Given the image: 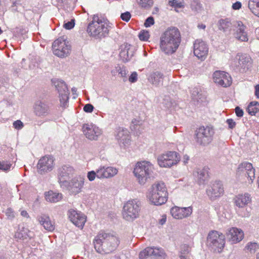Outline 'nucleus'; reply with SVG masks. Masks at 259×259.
<instances>
[{
  "instance_id": "nucleus-64",
  "label": "nucleus",
  "mask_w": 259,
  "mask_h": 259,
  "mask_svg": "<svg viewBox=\"0 0 259 259\" xmlns=\"http://www.w3.org/2000/svg\"><path fill=\"white\" fill-rule=\"evenodd\" d=\"M256 259H259V252L256 254Z\"/></svg>"
},
{
  "instance_id": "nucleus-55",
  "label": "nucleus",
  "mask_w": 259,
  "mask_h": 259,
  "mask_svg": "<svg viewBox=\"0 0 259 259\" xmlns=\"http://www.w3.org/2000/svg\"><path fill=\"white\" fill-rule=\"evenodd\" d=\"M166 220V215H163L162 216V218L159 220V224L163 225V224H164L165 223Z\"/></svg>"
},
{
  "instance_id": "nucleus-14",
  "label": "nucleus",
  "mask_w": 259,
  "mask_h": 259,
  "mask_svg": "<svg viewBox=\"0 0 259 259\" xmlns=\"http://www.w3.org/2000/svg\"><path fill=\"white\" fill-rule=\"evenodd\" d=\"M54 83L59 93L60 105L62 107H65L69 99L67 85L63 81L59 80L54 81Z\"/></svg>"
},
{
  "instance_id": "nucleus-21",
  "label": "nucleus",
  "mask_w": 259,
  "mask_h": 259,
  "mask_svg": "<svg viewBox=\"0 0 259 259\" xmlns=\"http://www.w3.org/2000/svg\"><path fill=\"white\" fill-rule=\"evenodd\" d=\"M73 168L69 165H63L58 169V179L59 183L64 184L67 182V180L74 173Z\"/></svg>"
},
{
  "instance_id": "nucleus-24",
  "label": "nucleus",
  "mask_w": 259,
  "mask_h": 259,
  "mask_svg": "<svg viewBox=\"0 0 259 259\" xmlns=\"http://www.w3.org/2000/svg\"><path fill=\"white\" fill-rule=\"evenodd\" d=\"M117 172V169L114 167H102L97 170V177L100 179L109 178L116 175Z\"/></svg>"
},
{
  "instance_id": "nucleus-56",
  "label": "nucleus",
  "mask_w": 259,
  "mask_h": 259,
  "mask_svg": "<svg viewBox=\"0 0 259 259\" xmlns=\"http://www.w3.org/2000/svg\"><path fill=\"white\" fill-rule=\"evenodd\" d=\"M255 95L257 98L259 99V84L255 87Z\"/></svg>"
},
{
  "instance_id": "nucleus-49",
  "label": "nucleus",
  "mask_w": 259,
  "mask_h": 259,
  "mask_svg": "<svg viewBox=\"0 0 259 259\" xmlns=\"http://www.w3.org/2000/svg\"><path fill=\"white\" fill-rule=\"evenodd\" d=\"M6 214L9 218H14L15 217L14 212L11 208H8L6 210Z\"/></svg>"
},
{
  "instance_id": "nucleus-20",
  "label": "nucleus",
  "mask_w": 259,
  "mask_h": 259,
  "mask_svg": "<svg viewBox=\"0 0 259 259\" xmlns=\"http://www.w3.org/2000/svg\"><path fill=\"white\" fill-rule=\"evenodd\" d=\"M192 213V207L174 206L170 209L171 215L176 219H183L190 216Z\"/></svg>"
},
{
  "instance_id": "nucleus-18",
  "label": "nucleus",
  "mask_w": 259,
  "mask_h": 259,
  "mask_svg": "<svg viewBox=\"0 0 259 259\" xmlns=\"http://www.w3.org/2000/svg\"><path fill=\"white\" fill-rule=\"evenodd\" d=\"M233 26L236 29L233 33L234 37L241 41H247L248 37L247 32L245 31L246 27L240 21H236L233 22Z\"/></svg>"
},
{
  "instance_id": "nucleus-34",
  "label": "nucleus",
  "mask_w": 259,
  "mask_h": 259,
  "mask_svg": "<svg viewBox=\"0 0 259 259\" xmlns=\"http://www.w3.org/2000/svg\"><path fill=\"white\" fill-rule=\"evenodd\" d=\"M247 110L249 114L254 115L259 111L258 103L256 101L250 102L248 106Z\"/></svg>"
},
{
  "instance_id": "nucleus-17",
  "label": "nucleus",
  "mask_w": 259,
  "mask_h": 259,
  "mask_svg": "<svg viewBox=\"0 0 259 259\" xmlns=\"http://www.w3.org/2000/svg\"><path fill=\"white\" fill-rule=\"evenodd\" d=\"M68 217L74 225L80 229L83 228L87 221V217L84 214L74 209L69 210Z\"/></svg>"
},
{
  "instance_id": "nucleus-15",
  "label": "nucleus",
  "mask_w": 259,
  "mask_h": 259,
  "mask_svg": "<svg viewBox=\"0 0 259 259\" xmlns=\"http://www.w3.org/2000/svg\"><path fill=\"white\" fill-rule=\"evenodd\" d=\"M193 52L198 59L204 60L206 58L208 48L206 43L202 40L196 39L193 45Z\"/></svg>"
},
{
  "instance_id": "nucleus-47",
  "label": "nucleus",
  "mask_w": 259,
  "mask_h": 259,
  "mask_svg": "<svg viewBox=\"0 0 259 259\" xmlns=\"http://www.w3.org/2000/svg\"><path fill=\"white\" fill-rule=\"evenodd\" d=\"M137 76L138 74L136 72H133L129 77V81L132 83L136 82L138 79Z\"/></svg>"
},
{
  "instance_id": "nucleus-57",
  "label": "nucleus",
  "mask_w": 259,
  "mask_h": 259,
  "mask_svg": "<svg viewBox=\"0 0 259 259\" xmlns=\"http://www.w3.org/2000/svg\"><path fill=\"white\" fill-rule=\"evenodd\" d=\"M21 215L24 217H29L28 214L26 210H22L21 212Z\"/></svg>"
},
{
  "instance_id": "nucleus-3",
  "label": "nucleus",
  "mask_w": 259,
  "mask_h": 259,
  "mask_svg": "<svg viewBox=\"0 0 259 259\" xmlns=\"http://www.w3.org/2000/svg\"><path fill=\"white\" fill-rule=\"evenodd\" d=\"M150 201L156 205L165 203L168 199V192L164 183L157 182L153 184L148 194Z\"/></svg>"
},
{
  "instance_id": "nucleus-61",
  "label": "nucleus",
  "mask_w": 259,
  "mask_h": 259,
  "mask_svg": "<svg viewBox=\"0 0 259 259\" xmlns=\"http://www.w3.org/2000/svg\"><path fill=\"white\" fill-rule=\"evenodd\" d=\"M254 15H255L256 16L259 17V9L257 11H256V13H255L254 14Z\"/></svg>"
},
{
  "instance_id": "nucleus-2",
  "label": "nucleus",
  "mask_w": 259,
  "mask_h": 259,
  "mask_svg": "<svg viewBox=\"0 0 259 259\" xmlns=\"http://www.w3.org/2000/svg\"><path fill=\"white\" fill-rule=\"evenodd\" d=\"M97 241L101 243L100 247L95 246L96 251L101 254H108L115 250L119 243L118 239L114 235L101 232L98 235Z\"/></svg>"
},
{
  "instance_id": "nucleus-8",
  "label": "nucleus",
  "mask_w": 259,
  "mask_h": 259,
  "mask_svg": "<svg viewBox=\"0 0 259 259\" xmlns=\"http://www.w3.org/2000/svg\"><path fill=\"white\" fill-rule=\"evenodd\" d=\"M52 50L55 56L64 58L69 55L71 46L64 36L59 37L53 42Z\"/></svg>"
},
{
  "instance_id": "nucleus-30",
  "label": "nucleus",
  "mask_w": 259,
  "mask_h": 259,
  "mask_svg": "<svg viewBox=\"0 0 259 259\" xmlns=\"http://www.w3.org/2000/svg\"><path fill=\"white\" fill-rule=\"evenodd\" d=\"M198 179L200 183H203L207 180L209 178V168L208 167H204L197 172Z\"/></svg>"
},
{
  "instance_id": "nucleus-43",
  "label": "nucleus",
  "mask_w": 259,
  "mask_h": 259,
  "mask_svg": "<svg viewBox=\"0 0 259 259\" xmlns=\"http://www.w3.org/2000/svg\"><path fill=\"white\" fill-rule=\"evenodd\" d=\"M75 25V22L74 19H72L70 21L67 23H65L63 25L64 28L66 29H71L73 28Z\"/></svg>"
},
{
  "instance_id": "nucleus-9",
  "label": "nucleus",
  "mask_w": 259,
  "mask_h": 259,
  "mask_svg": "<svg viewBox=\"0 0 259 259\" xmlns=\"http://www.w3.org/2000/svg\"><path fill=\"white\" fill-rule=\"evenodd\" d=\"M213 134L214 131L212 127L208 126H200L195 131L196 141L200 145H207L211 142Z\"/></svg>"
},
{
  "instance_id": "nucleus-25",
  "label": "nucleus",
  "mask_w": 259,
  "mask_h": 259,
  "mask_svg": "<svg viewBox=\"0 0 259 259\" xmlns=\"http://www.w3.org/2000/svg\"><path fill=\"white\" fill-rule=\"evenodd\" d=\"M34 110V113L37 116H44L49 113L50 107L47 103L38 101L36 103Z\"/></svg>"
},
{
  "instance_id": "nucleus-39",
  "label": "nucleus",
  "mask_w": 259,
  "mask_h": 259,
  "mask_svg": "<svg viewBox=\"0 0 259 259\" xmlns=\"http://www.w3.org/2000/svg\"><path fill=\"white\" fill-rule=\"evenodd\" d=\"M12 164L9 161L7 160H0V170L4 171H9Z\"/></svg>"
},
{
  "instance_id": "nucleus-22",
  "label": "nucleus",
  "mask_w": 259,
  "mask_h": 259,
  "mask_svg": "<svg viewBox=\"0 0 259 259\" xmlns=\"http://www.w3.org/2000/svg\"><path fill=\"white\" fill-rule=\"evenodd\" d=\"M244 237L243 232L239 229L233 227L228 232V240L232 244L237 243L241 241Z\"/></svg>"
},
{
  "instance_id": "nucleus-45",
  "label": "nucleus",
  "mask_w": 259,
  "mask_h": 259,
  "mask_svg": "<svg viewBox=\"0 0 259 259\" xmlns=\"http://www.w3.org/2000/svg\"><path fill=\"white\" fill-rule=\"evenodd\" d=\"M94 106L90 104H87L83 107V111L87 113H91L94 109Z\"/></svg>"
},
{
  "instance_id": "nucleus-11",
  "label": "nucleus",
  "mask_w": 259,
  "mask_h": 259,
  "mask_svg": "<svg viewBox=\"0 0 259 259\" xmlns=\"http://www.w3.org/2000/svg\"><path fill=\"white\" fill-rule=\"evenodd\" d=\"M139 206L135 200L127 201L124 204L122 215L127 221H132L139 215Z\"/></svg>"
},
{
  "instance_id": "nucleus-13",
  "label": "nucleus",
  "mask_w": 259,
  "mask_h": 259,
  "mask_svg": "<svg viewBox=\"0 0 259 259\" xmlns=\"http://www.w3.org/2000/svg\"><path fill=\"white\" fill-rule=\"evenodd\" d=\"M54 166V159L51 155H45L40 158L37 164L38 172L43 174L51 171Z\"/></svg>"
},
{
  "instance_id": "nucleus-33",
  "label": "nucleus",
  "mask_w": 259,
  "mask_h": 259,
  "mask_svg": "<svg viewBox=\"0 0 259 259\" xmlns=\"http://www.w3.org/2000/svg\"><path fill=\"white\" fill-rule=\"evenodd\" d=\"M130 49V48L125 47L120 52L119 56L122 61H128L133 56V52L129 53Z\"/></svg>"
},
{
  "instance_id": "nucleus-46",
  "label": "nucleus",
  "mask_w": 259,
  "mask_h": 259,
  "mask_svg": "<svg viewBox=\"0 0 259 259\" xmlns=\"http://www.w3.org/2000/svg\"><path fill=\"white\" fill-rule=\"evenodd\" d=\"M13 126L15 128L19 130L21 129L23 127L24 125L21 120H17L14 122Z\"/></svg>"
},
{
  "instance_id": "nucleus-7",
  "label": "nucleus",
  "mask_w": 259,
  "mask_h": 259,
  "mask_svg": "<svg viewBox=\"0 0 259 259\" xmlns=\"http://www.w3.org/2000/svg\"><path fill=\"white\" fill-rule=\"evenodd\" d=\"M229 62L230 66L237 67L239 70L244 71L249 69L252 60L247 54L238 53L235 57L230 56Z\"/></svg>"
},
{
  "instance_id": "nucleus-51",
  "label": "nucleus",
  "mask_w": 259,
  "mask_h": 259,
  "mask_svg": "<svg viewBox=\"0 0 259 259\" xmlns=\"http://www.w3.org/2000/svg\"><path fill=\"white\" fill-rule=\"evenodd\" d=\"M117 71L121 77H126V71L125 68L119 67L117 69Z\"/></svg>"
},
{
  "instance_id": "nucleus-5",
  "label": "nucleus",
  "mask_w": 259,
  "mask_h": 259,
  "mask_svg": "<svg viewBox=\"0 0 259 259\" xmlns=\"http://www.w3.org/2000/svg\"><path fill=\"white\" fill-rule=\"evenodd\" d=\"M153 165L149 161L138 162L134 168V173L140 184H144L153 173Z\"/></svg>"
},
{
  "instance_id": "nucleus-28",
  "label": "nucleus",
  "mask_w": 259,
  "mask_h": 259,
  "mask_svg": "<svg viewBox=\"0 0 259 259\" xmlns=\"http://www.w3.org/2000/svg\"><path fill=\"white\" fill-rule=\"evenodd\" d=\"M213 80L218 85L226 87L224 79H226V72L221 71H216L213 73Z\"/></svg>"
},
{
  "instance_id": "nucleus-16",
  "label": "nucleus",
  "mask_w": 259,
  "mask_h": 259,
  "mask_svg": "<svg viewBox=\"0 0 259 259\" xmlns=\"http://www.w3.org/2000/svg\"><path fill=\"white\" fill-rule=\"evenodd\" d=\"M224 192V188L220 181L214 182L206 190V194L211 200L220 197L223 194Z\"/></svg>"
},
{
  "instance_id": "nucleus-40",
  "label": "nucleus",
  "mask_w": 259,
  "mask_h": 259,
  "mask_svg": "<svg viewBox=\"0 0 259 259\" xmlns=\"http://www.w3.org/2000/svg\"><path fill=\"white\" fill-rule=\"evenodd\" d=\"M168 4L170 6L175 8L176 9L177 8H183L184 7V2H178L177 0L169 1Z\"/></svg>"
},
{
  "instance_id": "nucleus-19",
  "label": "nucleus",
  "mask_w": 259,
  "mask_h": 259,
  "mask_svg": "<svg viewBox=\"0 0 259 259\" xmlns=\"http://www.w3.org/2000/svg\"><path fill=\"white\" fill-rule=\"evenodd\" d=\"M82 131L85 137L91 140H97L102 134V131L92 124H85L82 126Z\"/></svg>"
},
{
  "instance_id": "nucleus-42",
  "label": "nucleus",
  "mask_w": 259,
  "mask_h": 259,
  "mask_svg": "<svg viewBox=\"0 0 259 259\" xmlns=\"http://www.w3.org/2000/svg\"><path fill=\"white\" fill-rule=\"evenodd\" d=\"M120 18L123 21L128 22L131 18V14L129 12H126L121 14Z\"/></svg>"
},
{
  "instance_id": "nucleus-52",
  "label": "nucleus",
  "mask_w": 259,
  "mask_h": 259,
  "mask_svg": "<svg viewBox=\"0 0 259 259\" xmlns=\"http://www.w3.org/2000/svg\"><path fill=\"white\" fill-rule=\"evenodd\" d=\"M236 114L238 117H241L243 115V111L240 107H237L235 108Z\"/></svg>"
},
{
  "instance_id": "nucleus-62",
  "label": "nucleus",
  "mask_w": 259,
  "mask_h": 259,
  "mask_svg": "<svg viewBox=\"0 0 259 259\" xmlns=\"http://www.w3.org/2000/svg\"><path fill=\"white\" fill-rule=\"evenodd\" d=\"M193 2L195 4H196L197 5L198 4V0H194L193 1Z\"/></svg>"
},
{
  "instance_id": "nucleus-35",
  "label": "nucleus",
  "mask_w": 259,
  "mask_h": 259,
  "mask_svg": "<svg viewBox=\"0 0 259 259\" xmlns=\"http://www.w3.org/2000/svg\"><path fill=\"white\" fill-rule=\"evenodd\" d=\"M259 249V245L255 242H249L247 243L245 247L247 252L250 254H254Z\"/></svg>"
},
{
  "instance_id": "nucleus-41",
  "label": "nucleus",
  "mask_w": 259,
  "mask_h": 259,
  "mask_svg": "<svg viewBox=\"0 0 259 259\" xmlns=\"http://www.w3.org/2000/svg\"><path fill=\"white\" fill-rule=\"evenodd\" d=\"M150 36L149 33L148 31L143 30L140 32L139 34V39L141 40L147 41Z\"/></svg>"
},
{
  "instance_id": "nucleus-10",
  "label": "nucleus",
  "mask_w": 259,
  "mask_h": 259,
  "mask_svg": "<svg viewBox=\"0 0 259 259\" xmlns=\"http://www.w3.org/2000/svg\"><path fill=\"white\" fill-rule=\"evenodd\" d=\"M157 160L160 167H169L178 163L180 157L176 152L169 151L160 155Z\"/></svg>"
},
{
  "instance_id": "nucleus-27",
  "label": "nucleus",
  "mask_w": 259,
  "mask_h": 259,
  "mask_svg": "<svg viewBox=\"0 0 259 259\" xmlns=\"http://www.w3.org/2000/svg\"><path fill=\"white\" fill-rule=\"evenodd\" d=\"M84 184V181L81 179H73L69 183L68 189L70 192L76 195L81 192Z\"/></svg>"
},
{
  "instance_id": "nucleus-6",
  "label": "nucleus",
  "mask_w": 259,
  "mask_h": 259,
  "mask_svg": "<svg viewBox=\"0 0 259 259\" xmlns=\"http://www.w3.org/2000/svg\"><path fill=\"white\" fill-rule=\"evenodd\" d=\"M207 245L214 252L221 253L225 245V237L222 233L212 231L208 234L207 238Z\"/></svg>"
},
{
  "instance_id": "nucleus-26",
  "label": "nucleus",
  "mask_w": 259,
  "mask_h": 259,
  "mask_svg": "<svg viewBox=\"0 0 259 259\" xmlns=\"http://www.w3.org/2000/svg\"><path fill=\"white\" fill-rule=\"evenodd\" d=\"M37 220L40 224L48 231H53L55 229V224L52 222L49 216L42 214L37 217Z\"/></svg>"
},
{
  "instance_id": "nucleus-44",
  "label": "nucleus",
  "mask_w": 259,
  "mask_h": 259,
  "mask_svg": "<svg viewBox=\"0 0 259 259\" xmlns=\"http://www.w3.org/2000/svg\"><path fill=\"white\" fill-rule=\"evenodd\" d=\"M154 23V20L152 17H148L145 21L144 23V25L145 27H150L151 25H153Z\"/></svg>"
},
{
  "instance_id": "nucleus-23",
  "label": "nucleus",
  "mask_w": 259,
  "mask_h": 259,
  "mask_svg": "<svg viewBox=\"0 0 259 259\" xmlns=\"http://www.w3.org/2000/svg\"><path fill=\"white\" fill-rule=\"evenodd\" d=\"M251 201V197L248 193L236 195L233 198V202L239 208H243Z\"/></svg>"
},
{
  "instance_id": "nucleus-59",
  "label": "nucleus",
  "mask_w": 259,
  "mask_h": 259,
  "mask_svg": "<svg viewBox=\"0 0 259 259\" xmlns=\"http://www.w3.org/2000/svg\"><path fill=\"white\" fill-rule=\"evenodd\" d=\"M198 27L200 29H204L205 28V25L202 24L198 25Z\"/></svg>"
},
{
  "instance_id": "nucleus-29",
  "label": "nucleus",
  "mask_w": 259,
  "mask_h": 259,
  "mask_svg": "<svg viewBox=\"0 0 259 259\" xmlns=\"http://www.w3.org/2000/svg\"><path fill=\"white\" fill-rule=\"evenodd\" d=\"M45 198L47 201L51 202H57L60 201L62 198L61 194L54 192L52 191L46 193Z\"/></svg>"
},
{
  "instance_id": "nucleus-4",
  "label": "nucleus",
  "mask_w": 259,
  "mask_h": 259,
  "mask_svg": "<svg viewBox=\"0 0 259 259\" xmlns=\"http://www.w3.org/2000/svg\"><path fill=\"white\" fill-rule=\"evenodd\" d=\"M87 31L90 36L105 37L108 34L109 30L106 23L98 16L94 15L92 20L89 23Z\"/></svg>"
},
{
  "instance_id": "nucleus-36",
  "label": "nucleus",
  "mask_w": 259,
  "mask_h": 259,
  "mask_svg": "<svg viewBox=\"0 0 259 259\" xmlns=\"http://www.w3.org/2000/svg\"><path fill=\"white\" fill-rule=\"evenodd\" d=\"M248 7L250 11L254 14L259 9V0H249Z\"/></svg>"
},
{
  "instance_id": "nucleus-54",
  "label": "nucleus",
  "mask_w": 259,
  "mask_h": 259,
  "mask_svg": "<svg viewBox=\"0 0 259 259\" xmlns=\"http://www.w3.org/2000/svg\"><path fill=\"white\" fill-rule=\"evenodd\" d=\"M228 124H229V127L233 128L235 127L236 123L232 119H228Z\"/></svg>"
},
{
  "instance_id": "nucleus-60",
  "label": "nucleus",
  "mask_w": 259,
  "mask_h": 259,
  "mask_svg": "<svg viewBox=\"0 0 259 259\" xmlns=\"http://www.w3.org/2000/svg\"><path fill=\"white\" fill-rule=\"evenodd\" d=\"M154 12H153V14H157L159 12V8L157 7H155L154 9Z\"/></svg>"
},
{
  "instance_id": "nucleus-32",
  "label": "nucleus",
  "mask_w": 259,
  "mask_h": 259,
  "mask_svg": "<svg viewBox=\"0 0 259 259\" xmlns=\"http://www.w3.org/2000/svg\"><path fill=\"white\" fill-rule=\"evenodd\" d=\"M152 256L164 259L166 257V254L164 250L160 247H152Z\"/></svg>"
},
{
  "instance_id": "nucleus-58",
  "label": "nucleus",
  "mask_w": 259,
  "mask_h": 259,
  "mask_svg": "<svg viewBox=\"0 0 259 259\" xmlns=\"http://www.w3.org/2000/svg\"><path fill=\"white\" fill-rule=\"evenodd\" d=\"M132 122L135 125H140V124H139L140 121L135 118L132 120Z\"/></svg>"
},
{
  "instance_id": "nucleus-31",
  "label": "nucleus",
  "mask_w": 259,
  "mask_h": 259,
  "mask_svg": "<svg viewBox=\"0 0 259 259\" xmlns=\"http://www.w3.org/2000/svg\"><path fill=\"white\" fill-rule=\"evenodd\" d=\"M162 74L159 72H154L148 77V80L153 84H158L162 81Z\"/></svg>"
},
{
  "instance_id": "nucleus-12",
  "label": "nucleus",
  "mask_w": 259,
  "mask_h": 259,
  "mask_svg": "<svg viewBox=\"0 0 259 259\" xmlns=\"http://www.w3.org/2000/svg\"><path fill=\"white\" fill-rule=\"evenodd\" d=\"M237 174L239 176L246 177L249 183H252L255 178V169L252 164L243 162L238 166Z\"/></svg>"
},
{
  "instance_id": "nucleus-37",
  "label": "nucleus",
  "mask_w": 259,
  "mask_h": 259,
  "mask_svg": "<svg viewBox=\"0 0 259 259\" xmlns=\"http://www.w3.org/2000/svg\"><path fill=\"white\" fill-rule=\"evenodd\" d=\"M152 256V247H147L141 251L139 254L140 259H145Z\"/></svg>"
},
{
  "instance_id": "nucleus-38",
  "label": "nucleus",
  "mask_w": 259,
  "mask_h": 259,
  "mask_svg": "<svg viewBox=\"0 0 259 259\" xmlns=\"http://www.w3.org/2000/svg\"><path fill=\"white\" fill-rule=\"evenodd\" d=\"M138 5L144 8L149 9L153 5V0H137Z\"/></svg>"
},
{
  "instance_id": "nucleus-48",
  "label": "nucleus",
  "mask_w": 259,
  "mask_h": 259,
  "mask_svg": "<svg viewBox=\"0 0 259 259\" xmlns=\"http://www.w3.org/2000/svg\"><path fill=\"white\" fill-rule=\"evenodd\" d=\"M96 177H97V171H91L88 174V178L90 181L94 180Z\"/></svg>"
},
{
  "instance_id": "nucleus-1",
  "label": "nucleus",
  "mask_w": 259,
  "mask_h": 259,
  "mask_svg": "<svg viewBox=\"0 0 259 259\" xmlns=\"http://www.w3.org/2000/svg\"><path fill=\"white\" fill-rule=\"evenodd\" d=\"M181 33L177 27L168 28L161 35L160 38V48L166 54L175 53L181 42Z\"/></svg>"
},
{
  "instance_id": "nucleus-53",
  "label": "nucleus",
  "mask_w": 259,
  "mask_h": 259,
  "mask_svg": "<svg viewBox=\"0 0 259 259\" xmlns=\"http://www.w3.org/2000/svg\"><path fill=\"white\" fill-rule=\"evenodd\" d=\"M242 6V4L240 2H236L232 5V9L235 10H239Z\"/></svg>"
},
{
  "instance_id": "nucleus-63",
  "label": "nucleus",
  "mask_w": 259,
  "mask_h": 259,
  "mask_svg": "<svg viewBox=\"0 0 259 259\" xmlns=\"http://www.w3.org/2000/svg\"><path fill=\"white\" fill-rule=\"evenodd\" d=\"M227 84H228V86H230L231 84V82H230L229 80L228 79V82H227Z\"/></svg>"
},
{
  "instance_id": "nucleus-50",
  "label": "nucleus",
  "mask_w": 259,
  "mask_h": 259,
  "mask_svg": "<svg viewBox=\"0 0 259 259\" xmlns=\"http://www.w3.org/2000/svg\"><path fill=\"white\" fill-rule=\"evenodd\" d=\"M219 29L225 30L227 27V22L225 20H221L219 21Z\"/></svg>"
}]
</instances>
